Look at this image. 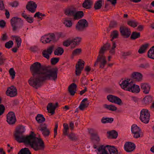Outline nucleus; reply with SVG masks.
Here are the masks:
<instances>
[{"label": "nucleus", "mask_w": 154, "mask_h": 154, "mask_svg": "<svg viewBox=\"0 0 154 154\" xmlns=\"http://www.w3.org/2000/svg\"><path fill=\"white\" fill-rule=\"evenodd\" d=\"M30 69L32 76L28 82L36 89L40 87L43 82L48 80L55 81L57 78L58 70L57 67L51 68L50 66L42 65L36 62L31 65Z\"/></svg>", "instance_id": "obj_1"}, {"label": "nucleus", "mask_w": 154, "mask_h": 154, "mask_svg": "<svg viewBox=\"0 0 154 154\" xmlns=\"http://www.w3.org/2000/svg\"><path fill=\"white\" fill-rule=\"evenodd\" d=\"M24 131V127L23 126H20L14 134L15 140L19 143H24L29 145L35 151L44 150L45 145L42 138L36 137L35 134L32 131L29 135L25 136L23 134Z\"/></svg>", "instance_id": "obj_2"}, {"label": "nucleus", "mask_w": 154, "mask_h": 154, "mask_svg": "<svg viewBox=\"0 0 154 154\" xmlns=\"http://www.w3.org/2000/svg\"><path fill=\"white\" fill-rule=\"evenodd\" d=\"M10 21L14 32L16 31L17 29L21 28L23 26V21L20 18L17 17H13Z\"/></svg>", "instance_id": "obj_3"}, {"label": "nucleus", "mask_w": 154, "mask_h": 154, "mask_svg": "<svg viewBox=\"0 0 154 154\" xmlns=\"http://www.w3.org/2000/svg\"><path fill=\"white\" fill-rule=\"evenodd\" d=\"M88 23L86 20L81 19L76 23L75 29L78 32H83L86 30L88 26Z\"/></svg>", "instance_id": "obj_4"}, {"label": "nucleus", "mask_w": 154, "mask_h": 154, "mask_svg": "<svg viewBox=\"0 0 154 154\" xmlns=\"http://www.w3.org/2000/svg\"><path fill=\"white\" fill-rule=\"evenodd\" d=\"M89 133L91 135V139L92 141L95 140L97 141L96 143L94 144L93 147L94 149H97L100 144L99 142L100 139L98 134L97 132L93 128L88 129Z\"/></svg>", "instance_id": "obj_5"}, {"label": "nucleus", "mask_w": 154, "mask_h": 154, "mask_svg": "<svg viewBox=\"0 0 154 154\" xmlns=\"http://www.w3.org/2000/svg\"><path fill=\"white\" fill-rule=\"evenodd\" d=\"M150 115L149 110L146 109H142L140 112V119L142 122L147 123L149 120Z\"/></svg>", "instance_id": "obj_6"}, {"label": "nucleus", "mask_w": 154, "mask_h": 154, "mask_svg": "<svg viewBox=\"0 0 154 154\" xmlns=\"http://www.w3.org/2000/svg\"><path fill=\"white\" fill-rule=\"evenodd\" d=\"M106 63L107 61L105 56L98 55L94 66H95L99 64L100 68H103Z\"/></svg>", "instance_id": "obj_7"}, {"label": "nucleus", "mask_w": 154, "mask_h": 154, "mask_svg": "<svg viewBox=\"0 0 154 154\" xmlns=\"http://www.w3.org/2000/svg\"><path fill=\"white\" fill-rule=\"evenodd\" d=\"M85 62L82 60H79L75 66V73L77 76H79L84 68Z\"/></svg>", "instance_id": "obj_8"}, {"label": "nucleus", "mask_w": 154, "mask_h": 154, "mask_svg": "<svg viewBox=\"0 0 154 154\" xmlns=\"http://www.w3.org/2000/svg\"><path fill=\"white\" fill-rule=\"evenodd\" d=\"M119 31L121 35L125 38H128L131 34L130 29L124 26H120Z\"/></svg>", "instance_id": "obj_9"}, {"label": "nucleus", "mask_w": 154, "mask_h": 154, "mask_svg": "<svg viewBox=\"0 0 154 154\" xmlns=\"http://www.w3.org/2000/svg\"><path fill=\"white\" fill-rule=\"evenodd\" d=\"M54 33H49L42 36L41 41L42 43H46L50 42L51 41L54 42Z\"/></svg>", "instance_id": "obj_10"}, {"label": "nucleus", "mask_w": 154, "mask_h": 154, "mask_svg": "<svg viewBox=\"0 0 154 154\" xmlns=\"http://www.w3.org/2000/svg\"><path fill=\"white\" fill-rule=\"evenodd\" d=\"M16 121L14 113L12 111L9 112L7 115V121L9 125L14 124Z\"/></svg>", "instance_id": "obj_11"}, {"label": "nucleus", "mask_w": 154, "mask_h": 154, "mask_svg": "<svg viewBox=\"0 0 154 154\" xmlns=\"http://www.w3.org/2000/svg\"><path fill=\"white\" fill-rule=\"evenodd\" d=\"M54 46L52 45L48 47L46 49L43 50L42 52V55L44 57L48 60L49 59L50 56L52 53Z\"/></svg>", "instance_id": "obj_12"}, {"label": "nucleus", "mask_w": 154, "mask_h": 154, "mask_svg": "<svg viewBox=\"0 0 154 154\" xmlns=\"http://www.w3.org/2000/svg\"><path fill=\"white\" fill-rule=\"evenodd\" d=\"M38 128V129L41 131L42 134L45 137H48L50 134V132L47 128V125L45 123H42L40 125Z\"/></svg>", "instance_id": "obj_13"}, {"label": "nucleus", "mask_w": 154, "mask_h": 154, "mask_svg": "<svg viewBox=\"0 0 154 154\" xmlns=\"http://www.w3.org/2000/svg\"><path fill=\"white\" fill-rule=\"evenodd\" d=\"M107 98L109 102L119 105H121L122 103V101L119 98L112 95H108L107 97Z\"/></svg>", "instance_id": "obj_14"}, {"label": "nucleus", "mask_w": 154, "mask_h": 154, "mask_svg": "<svg viewBox=\"0 0 154 154\" xmlns=\"http://www.w3.org/2000/svg\"><path fill=\"white\" fill-rule=\"evenodd\" d=\"M37 5L35 2L32 1L28 2L26 5V8L32 13H34L36 10Z\"/></svg>", "instance_id": "obj_15"}, {"label": "nucleus", "mask_w": 154, "mask_h": 154, "mask_svg": "<svg viewBox=\"0 0 154 154\" xmlns=\"http://www.w3.org/2000/svg\"><path fill=\"white\" fill-rule=\"evenodd\" d=\"M76 10L75 8L71 6L65 9L64 11V13L67 16L74 17Z\"/></svg>", "instance_id": "obj_16"}, {"label": "nucleus", "mask_w": 154, "mask_h": 154, "mask_svg": "<svg viewBox=\"0 0 154 154\" xmlns=\"http://www.w3.org/2000/svg\"><path fill=\"white\" fill-rule=\"evenodd\" d=\"M6 94L7 96L11 97H14L17 95V90L15 87L12 86L8 88Z\"/></svg>", "instance_id": "obj_17"}, {"label": "nucleus", "mask_w": 154, "mask_h": 154, "mask_svg": "<svg viewBox=\"0 0 154 154\" xmlns=\"http://www.w3.org/2000/svg\"><path fill=\"white\" fill-rule=\"evenodd\" d=\"M58 102L56 103L54 105H53L52 103H49L47 106L48 112L51 113V115L54 114L55 113V109L56 108L58 107Z\"/></svg>", "instance_id": "obj_18"}, {"label": "nucleus", "mask_w": 154, "mask_h": 154, "mask_svg": "<svg viewBox=\"0 0 154 154\" xmlns=\"http://www.w3.org/2000/svg\"><path fill=\"white\" fill-rule=\"evenodd\" d=\"M110 47V44L109 43L106 42L100 48L98 52V55L105 56L104 53L107 50L109 49Z\"/></svg>", "instance_id": "obj_19"}, {"label": "nucleus", "mask_w": 154, "mask_h": 154, "mask_svg": "<svg viewBox=\"0 0 154 154\" xmlns=\"http://www.w3.org/2000/svg\"><path fill=\"white\" fill-rule=\"evenodd\" d=\"M135 148V144L131 142H126L124 145V148L125 151L128 152L133 151Z\"/></svg>", "instance_id": "obj_20"}, {"label": "nucleus", "mask_w": 154, "mask_h": 154, "mask_svg": "<svg viewBox=\"0 0 154 154\" xmlns=\"http://www.w3.org/2000/svg\"><path fill=\"white\" fill-rule=\"evenodd\" d=\"M126 91H131L133 93H139L140 91V88L139 86L135 84H133L132 82L130 87L126 89Z\"/></svg>", "instance_id": "obj_21"}, {"label": "nucleus", "mask_w": 154, "mask_h": 154, "mask_svg": "<svg viewBox=\"0 0 154 154\" xmlns=\"http://www.w3.org/2000/svg\"><path fill=\"white\" fill-rule=\"evenodd\" d=\"M141 90L142 91L143 93L145 94L149 93L150 91V86L147 83H142L140 84Z\"/></svg>", "instance_id": "obj_22"}, {"label": "nucleus", "mask_w": 154, "mask_h": 154, "mask_svg": "<svg viewBox=\"0 0 154 154\" xmlns=\"http://www.w3.org/2000/svg\"><path fill=\"white\" fill-rule=\"evenodd\" d=\"M93 2L92 0H85L82 4V7L86 9H90L93 5Z\"/></svg>", "instance_id": "obj_23"}, {"label": "nucleus", "mask_w": 154, "mask_h": 154, "mask_svg": "<svg viewBox=\"0 0 154 154\" xmlns=\"http://www.w3.org/2000/svg\"><path fill=\"white\" fill-rule=\"evenodd\" d=\"M77 87L76 85L74 83L71 84L69 86L68 89V91L71 95H74L76 93Z\"/></svg>", "instance_id": "obj_24"}, {"label": "nucleus", "mask_w": 154, "mask_h": 154, "mask_svg": "<svg viewBox=\"0 0 154 154\" xmlns=\"http://www.w3.org/2000/svg\"><path fill=\"white\" fill-rule=\"evenodd\" d=\"M131 77L135 81H140L142 80V75L141 73L139 72H134L131 74Z\"/></svg>", "instance_id": "obj_25"}, {"label": "nucleus", "mask_w": 154, "mask_h": 154, "mask_svg": "<svg viewBox=\"0 0 154 154\" xmlns=\"http://www.w3.org/2000/svg\"><path fill=\"white\" fill-rule=\"evenodd\" d=\"M82 38L80 37H76L71 40L73 44L71 46V48H74L76 46L80 44L82 40Z\"/></svg>", "instance_id": "obj_26"}, {"label": "nucleus", "mask_w": 154, "mask_h": 154, "mask_svg": "<svg viewBox=\"0 0 154 154\" xmlns=\"http://www.w3.org/2000/svg\"><path fill=\"white\" fill-rule=\"evenodd\" d=\"M84 15V13L83 11H77L76 10L74 17H73V20H79L82 18Z\"/></svg>", "instance_id": "obj_27"}, {"label": "nucleus", "mask_w": 154, "mask_h": 154, "mask_svg": "<svg viewBox=\"0 0 154 154\" xmlns=\"http://www.w3.org/2000/svg\"><path fill=\"white\" fill-rule=\"evenodd\" d=\"M118 26V23L115 20H111L109 24L107 30L109 31L111 29L116 28Z\"/></svg>", "instance_id": "obj_28"}, {"label": "nucleus", "mask_w": 154, "mask_h": 154, "mask_svg": "<svg viewBox=\"0 0 154 154\" xmlns=\"http://www.w3.org/2000/svg\"><path fill=\"white\" fill-rule=\"evenodd\" d=\"M131 82H129L128 81L124 80L122 81L121 84H120V85L122 88L126 91V89L128 87H130Z\"/></svg>", "instance_id": "obj_29"}, {"label": "nucleus", "mask_w": 154, "mask_h": 154, "mask_svg": "<svg viewBox=\"0 0 154 154\" xmlns=\"http://www.w3.org/2000/svg\"><path fill=\"white\" fill-rule=\"evenodd\" d=\"M107 147L104 145H100L98 148H97L98 151L97 154H108V152L106 150Z\"/></svg>", "instance_id": "obj_30"}, {"label": "nucleus", "mask_w": 154, "mask_h": 154, "mask_svg": "<svg viewBox=\"0 0 154 154\" xmlns=\"http://www.w3.org/2000/svg\"><path fill=\"white\" fill-rule=\"evenodd\" d=\"M106 147L110 154H118V150L115 146L107 145Z\"/></svg>", "instance_id": "obj_31"}, {"label": "nucleus", "mask_w": 154, "mask_h": 154, "mask_svg": "<svg viewBox=\"0 0 154 154\" xmlns=\"http://www.w3.org/2000/svg\"><path fill=\"white\" fill-rule=\"evenodd\" d=\"M107 133L109 135L108 138L109 139H116L118 135L117 132L115 130L108 131Z\"/></svg>", "instance_id": "obj_32"}, {"label": "nucleus", "mask_w": 154, "mask_h": 154, "mask_svg": "<svg viewBox=\"0 0 154 154\" xmlns=\"http://www.w3.org/2000/svg\"><path fill=\"white\" fill-rule=\"evenodd\" d=\"M119 36V32L117 30L113 31L111 32L110 36L111 38L110 41L112 42H114L113 40L115 39L118 38Z\"/></svg>", "instance_id": "obj_33"}, {"label": "nucleus", "mask_w": 154, "mask_h": 154, "mask_svg": "<svg viewBox=\"0 0 154 154\" xmlns=\"http://www.w3.org/2000/svg\"><path fill=\"white\" fill-rule=\"evenodd\" d=\"M87 100L88 99L87 98H85L82 100L79 106V108L80 110H83L85 108L88 107L89 105V103L86 104L84 103L85 101H87Z\"/></svg>", "instance_id": "obj_34"}, {"label": "nucleus", "mask_w": 154, "mask_h": 154, "mask_svg": "<svg viewBox=\"0 0 154 154\" xmlns=\"http://www.w3.org/2000/svg\"><path fill=\"white\" fill-rule=\"evenodd\" d=\"M152 98L151 96H146L143 99V101L144 104L148 105L152 102Z\"/></svg>", "instance_id": "obj_35"}, {"label": "nucleus", "mask_w": 154, "mask_h": 154, "mask_svg": "<svg viewBox=\"0 0 154 154\" xmlns=\"http://www.w3.org/2000/svg\"><path fill=\"white\" fill-rule=\"evenodd\" d=\"M149 46L148 43L142 45L138 51V52L140 54H142L145 52L146 50Z\"/></svg>", "instance_id": "obj_36"}, {"label": "nucleus", "mask_w": 154, "mask_h": 154, "mask_svg": "<svg viewBox=\"0 0 154 154\" xmlns=\"http://www.w3.org/2000/svg\"><path fill=\"white\" fill-rule=\"evenodd\" d=\"M63 49L61 47H57L54 51V54L56 55H61L64 52Z\"/></svg>", "instance_id": "obj_37"}, {"label": "nucleus", "mask_w": 154, "mask_h": 154, "mask_svg": "<svg viewBox=\"0 0 154 154\" xmlns=\"http://www.w3.org/2000/svg\"><path fill=\"white\" fill-rule=\"evenodd\" d=\"M35 119L39 123H42L45 121V119L42 114H38L35 117Z\"/></svg>", "instance_id": "obj_38"}, {"label": "nucleus", "mask_w": 154, "mask_h": 154, "mask_svg": "<svg viewBox=\"0 0 154 154\" xmlns=\"http://www.w3.org/2000/svg\"><path fill=\"white\" fill-rule=\"evenodd\" d=\"M102 5V0H99L97 1L94 4V8L95 10L100 9Z\"/></svg>", "instance_id": "obj_39"}, {"label": "nucleus", "mask_w": 154, "mask_h": 154, "mask_svg": "<svg viewBox=\"0 0 154 154\" xmlns=\"http://www.w3.org/2000/svg\"><path fill=\"white\" fill-rule=\"evenodd\" d=\"M131 131L132 133L140 132L141 131L140 128L135 124L131 126Z\"/></svg>", "instance_id": "obj_40"}, {"label": "nucleus", "mask_w": 154, "mask_h": 154, "mask_svg": "<svg viewBox=\"0 0 154 154\" xmlns=\"http://www.w3.org/2000/svg\"><path fill=\"white\" fill-rule=\"evenodd\" d=\"M18 154H32L29 148H24L22 149L18 152Z\"/></svg>", "instance_id": "obj_41"}, {"label": "nucleus", "mask_w": 154, "mask_h": 154, "mask_svg": "<svg viewBox=\"0 0 154 154\" xmlns=\"http://www.w3.org/2000/svg\"><path fill=\"white\" fill-rule=\"evenodd\" d=\"M154 47H152L148 52V57L154 59Z\"/></svg>", "instance_id": "obj_42"}, {"label": "nucleus", "mask_w": 154, "mask_h": 154, "mask_svg": "<svg viewBox=\"0 0 154 154\" xmlns=\"http://www.w3.org/2000/svg\"><path fill=\"white\" fill-rule=\"evenodd\" d=\"M140 32H133L131 35V38L133 40H135L140 37Z\"/></svg>", "instance_id": "obj_43"}, {"label": "nucleus", "mask_w": 154, "mask_h": 154, "mask_svg": "<svg viewBox=\"0 0 154 154\" xmlns=\"http://www.w3.org/2000/svg\"><path fill=\"white\" fill-rule=\"evenodd\" d=\"M103 106L104 108L112 111H115L117 110L116 107L112 105H107L105 104Z\"/></svg>", "instance_id": "obj_44"}, {"label": "nucleus", "mask_w": 154, "mask_h": 154, "mask_svg": "<svg viewBox=\"0 0 154 154\" xmlns=\"http://www.w3.org/2000/svg\"><path fill=\"white\" fill-rule=\"evenodd\" d=\"M127 24L129 26L135 28L138 25V23L134 20H129L127 21Z\"/></svg>", "instance_id": "obj_45"}, {"label": "nucleus", "mask_w": 154, "mask_h": 154, "mask_svg": "<svg viewBox=\"0 0 154 154\" xmlns=\"http://www.w3.org/2000/svg\"><path fill=\"white\" fill-rule=\"evenodd\" d=\"M113 119L112 118H104L103 117L101 121L103 123H111L113 121Z\"/></svg>", "instance_id": "obj_46"}, {"label": "nucleus", "mask_w": 154, "mask_h": 154, "mask_svg": "<svg viewBox=\"0 0 154 154\" xmlns=\"http://www.w3.org/2000/svg\"><path fill=\"white\" fill-rule=\"evenodd\" d=\"M116 47V45L115 42H112V46L110 49L109 53L112 55H114L115 54V48Z\"/></svg>", "instance_id": "obj_47"}, {"label": "nucleus", "mask_w": 154, "mask_h": 154, "mask_svg": "<svg viewBox=\"0 0 154 154\" xmlns=\"http://www.w3.org/2000/svg\"><path fill=\"white\" fill-rule=\"evenodd\" d=\"M16 42L17 44V47L18 48H19L21 46V43L22 42V40L21 38L20 37H18L17 36H14Z\"/></svg>", "instance_id": "obj_48"}, {"label": "nucleus", "mask_w": 154, "mask_h": 154, "mask_svg": "<svg viewBox=\"0 0 154 154\" xmlns=\"http://www.w3.org/2000/svg\"><path fill=\"white\" fill-rule=\"evenodd\" d=\"M69 139L72 141H75L77 140V138L75 134L72 133H70L68 135Z\"/></svg>", "instance_id": "obj_49"}, {"label": "nucleus", "mask_w": 154, "mask_h": 154, "mask_svg": "<svg viewBox=\"0 0 154 154\" xmlns=\"http://www.w3.org/2000/svg\"><path fill=\"white\" fill-rule=\"evenodd\" d=\"M72 43V42L71 40H70V39H68L63 42V45L65 47H67Z\"/></svg>", "instance_id": "obj_50"}, {"label": "nucleus", "mask_w": 154, "mask_h": 154, "mask_svg": "<svg viewBox=\"0 0 154 154\" xmlns=\"http://www.w3.org/2000/svg\"><path fill=\"white\" fill-rule=\"evenodd\" d=\"M63 23L66 26L68 27H71L72 25V23L71 20H66L64 21Z\"/></svg>", "instance_id": "obj_51"}, {"label": "nucleus", "mask_w": 154, "mask_h": 154, "mask_svg": "<svg viewBox=\"0 0 154 154\" xmlns=\"http://www.w3.org/2000/svg\"><path fill=\"white\" fill-rule=\"evenodd\" d=\"M81 48H77L74 50L72 52V55L73 56H76L80 54L82 52Z\"/></svg>", "instance_id": "obj_52"}, {"label": "nucleus", "mask_w": 154, "mask_h": 154, "mask_svg": "<svg viewBox=\"0 0 154 154\" xmlns=\"http://www.w3.org/2000/svg\"><path fill=\"white\" fill-rule=\"evenodd\" d=\"M14 44L13 41H9L6 42L5 44V47L7 48H10L12 47Z\"/></svg>", "instance_id": "obj_53"}, {"label": "nucleus", "mask_w": 154, "mask_h": 154, "mask_svg": "<svg viewBox=\"0 0 154 154\" xmlns=\"http://www.w3.org/2000/svg\"><path fill=\"white\" fill-rule=\"evenodd\" d=\"M60 58L59 57H53L51 60V64L54 65L57 63L59 61Z\"/></svg>", "instance_id": "obj_54"}, {"label": "nucleus", "mask_w": 154, "mask_h": 154, "mask_svg": "<svg viewBox=\"0 0 154 154\" xmlns=\"http://www.w3.org/2000/svg\"><path fill=\"white\" fill-rule=\"evenodd\" d=\"M122 56L124 59L126 58V57L127 56H129L131 54V51H128L127 52H122Z\"/></svg>", "instance_id": "obj_55"}, {"label": "nucleus", "mask_w": 154, "mask_h": 154, "mask_svg": "<svg viewBox=\"0 0 154 154\" xmlns=\"http://www.w3.org/2000/svg\"><path fill=\"white\" fill-rule=\"evenodd\" d=\"M9 72L12 79H14L15 76V72L13 68H11L9 70Z\"/></svg>", "instance_id": "obj_56"}, {"label": "nucleus", "mask_w": 154, "mask_h": 154, "mask_svg": "<svg viewBox=\"0 0 154 154\" xmlns=\"http://www.w3.org/2000/svg\"><path fill=\"white\" fill-rule=\"evenodd\" d=\"M60 38V37L59 32H56L55 34H54V42H57Z\"/></svg>", "instance_id": "obj_57"}, {"label": "nucleus", "mask_w": 154, "mask_h": 154, "mask_svg": "<svg viewBox=\"0 0 154 154\" xmlns=\"http://www.w3.org/2000/svg\"><path fill=\"white\" fill-rule=\"evenodd\" d=\"M149 65L148 63H141L138 66L139 68L143 69H146L149 68Z\"/></svg>", "instance_id": "obj_58"}, {"label": "nucleus", "mask_w": 154, "mask_h": 154, "mask_svg": "<svg viewBox=\"0 0 154 154\" xmlns=\"http://www.w3.org/2000/svg\"><path fill=\"white\" fill-rule=\"evenodd\" d=\"M19 5L18 2L17 1H14L13 2L10 3L9 4L11 6L13 7H16Z\"/></svg>", "instance_id": "obj_59"}, {"label": "nucleus", "mask_w": 154, "mask_h": 154, "mask_svg": "<svg viewBox=\"0 0 154 154\" xmlns=\"http://www.w3.org/2000/svg\"><path fill=\"white\" fill-rule=\"evenodd\" d=\"M2 54V53L0 52V65H2L4 63V61L6 59L4 58L2 55L1 56Z\"/></svg>", "instance_id": "obj_60"}, {"label": "nucleus", "mask_w": 154, "mask_h": 154, "mask_svg": "<svg viewBox=\"0 0 154 154\" xmlns=\"http://www.w3.org/2000/svg\"><path fill=\"white\" fill-rule=\"evenodd\" d=\"M58 127V124L57 122H55V127L54 129V137L55 138L57 134V129Z\"/></svg>", "instance_id": "obj_61"}, {"label": "nucleus", "mask_w": 154, "mask_h": 154, "mask_svg": "<svg viewBox=\"0 0 154 154\" xmlns=\"http://www.w3.org/2000/svg\"><path fill=\"white\" fill-rule=\"evenodd\" d=\"M5 8L3 1L2 0H0V10H3Z\"/></svg>", "instance_id": "obj_62"}, {"label": "nucleus", "mask_w": 154, "mask_h": 154, "mask_svg": "<svg viewBox=\"0 0 154 154\" xmlns=\"http://www.w3.org/2000/svg\"><path fill=\"white\" fill-rule=\"evenodd\" d=\"M6 25V22L3 20H0V27L1 28H4Z\"/></svg>", "instance_id": "obj_63"}, {"label": "nucleus", "mask_w": 154, "mask_h": 154, "mask_svg": "<svg viewBox=\"0 0 154 154\" xmlns=\"http://www.w3.org/2000/svg\"><path fill=\"white\" fill-rule=\"evenodd\" d=\"M26 20L29 23H32L33 22V19L32 17H27V18L26 19Z\"/></svg>", "instance_id": "obj_64"}]
</instances>
